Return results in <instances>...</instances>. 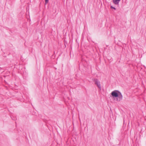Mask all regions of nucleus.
<instances>
[{"label":"nucleus","mask_w":146,"mask_h":146,"mask_svg":"<svg viewBox=\"0 0 146 146\" xmlns=\"http://www.w3.org/2000/svg\"><path fill=\"white\" fill-rule=\"evenodd\" d=\"M111 94V96L113 99L117 101H119L122 99V95L118 90H115L112 91Z\"/></svg>","instance_id":"obj_1"},{"label":"nucleus","mask_w":146,"mask_h":146,"mask_svg":"<svg viewBox=\"0 0 146 146\" xmlns=\"http://www.w3.org/2000/svg\"><path fill=\"white\" fill-rule=\"evenodd\" d=\"M93 82H94L95 84L97 86V87H98L100 90H101V85L100 84V82L99 81V80L97 79H94L93 80Z\"/></svg>","instance_id":"obj_2"},{"label":"nucleus","mask_w":146,"mask_h":146,"mask_svg":"<svg viewBox=\"0 0 146 146\" xmlns=\"http://www.w3.org/2000/svg\"><path fill=\"white\" fill-rule=\"evenodd\" d=\"M120 1L121 0H113V2L115 5H117L119 4Z\"/></svg>","instance_id":"obj_3"},{"label":"nucleus","mask_w":146,"mask_h":146,"mask_svg":"<svg viewBox=\"0 0 146 146\" xmlns=\"http://www.w3.org/2000/svg\"><path fill=\"white\" fill-rule=\"evenodd\" d=\"M110 8L111 9H113L115 10L116 9V8L115 7H113L112 6H111Z\"/></svg>","instance_id":"obj_4"},{"label":"nucleus","mask_w":146,"mask_h":146,"mask_svg":"<svg viewBox=\"0 0 146 146\" xmlns=\"http://www.w3.org/2000/svg\"><path fill=\"white\" fill-rule=\"evenodd\" d=\"M49 0H45V5L47 4Z\"/></svg>","instance_id":"obj_5"}]
</instances>
